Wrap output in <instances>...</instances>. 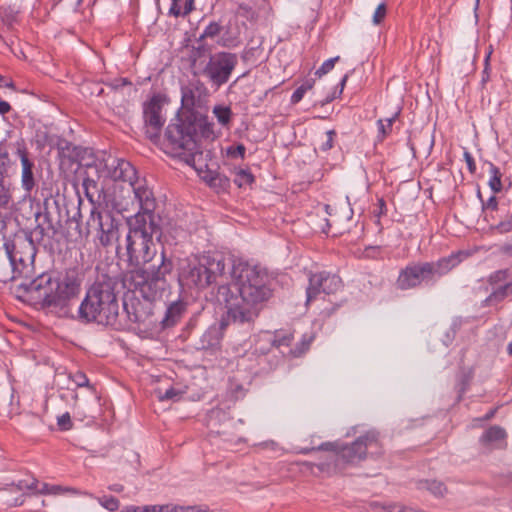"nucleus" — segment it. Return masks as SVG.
I'll return each instance as SVG.
<instances>
[{
    "label": "nucleus",
    "mask_w": 512,
    "mask_h": 512,
    "mask_svg": "<svg viewBox=\"0 0 512 512\" xmlns=\"http://www.w3.org/2000/svg\"><path fill=\"white\" fill-rule=\"evenodd\" d=\"M319 450L336 453L334 461H341L342 464L355 465L364 460L369 449H375L373 453L382 454L379 442V433L368 431L359 436L351 444H342L338 441L323 442L318 446Z\"/></svg>",
    "instance_id": "obj_8"
},
{
    "label": "nucleus",
    "mask_w": 512,
    "mask_h": 512,
    "mask_svg": "<svg viewBox=\"0 0 512 512\" xmlns=\"http://www.w3.org/2000/svg\"><path fill=\"white\" fill-rule=\"evenodd\" d=\"M66 493H71L74 495H80L83 494L81 491H79L76 488L73 487H65L61 485H51L49 495H62Z\"/></svg>",
    "instance_id": "obj_48"
},
{
    "label": "nucleus",
    "mask_w": 512,
    "mask_h": 512,
    "mask_svg": "<svg viewBox=\"0 0 512 512\" xmlns=\"http://www.w3.org/2000/svg\"><path fill=\"white\" fill-rule=\"evenodd\" d=\"M231 277L237 286H218L217 300L224 304L227 322L251 328L260 314L263 303L272 296L271 279L267 271L242 259H233Z\"/></svg>",
    "instance_id": "obj_2"
},
{
    "label": "nucleus",
    "mask_w": 512,
    "mask_h": 512,
    "mask_svg": "<svg viewBox=\"0 0 512 512\" xmlns=\"http://www.w3.org/2000/svg\"><path fill=\"white\" fill-rule=\"evenodd\" d=\"M39 485V481L32 477L30 480L28 479H22L19 480L17 483H13L12 486L15 487L17 490H31L34 491L37 489V486Z\"/></svg>",
    "instance_id": "obj_45"
},
{
    "label": "nucleus",
    "mask_w": 512,
    "mask_h": 512,
    "mask_svg": "<svg viewBox=\"0 0 512 512\" xmlns=\"http://www.w3.org/2000/svg\"><path fill=\"white\" fill-rule=\"evenodd\" d=\"M117 286L118 282L115 278L103 275L86 290L76 315L73 313V306L78 296L72 301L69 318L76 319L83 324L96 323L114 329L122 328Z\"/></svg>",
    "instance_id": "obj_3"
},
{
    "label": "nucleus",
    "mask_w": 512,
    "mask_h": 512,
    "mask_svg": "<svg viewBox=\"0 0 512 512\" xmlns=\"http://www.w3.org/2000/svg\"><path fill=\"white\" fill-rule=\"evenodd\" d=\"M155 394L159 401H179L182 398L183 392L174 387H170L165 391H162V389L158 388L155 390Z\"/></svg>",
    "instance_id": "obj_36"
},
{
    "label": "nucleus",
    "mask_w": 512,
    "mask_h": 512,
    "mask_svg": "<svg viewBox=\"0 0 512 512\" xmlns=\"http://www.w3.org/2000/svg\"><path fill=\"white\" fill-rule=\"evenodd\" d=\"M226 320V312L222 315L221 320L218 325H211L201 336L200 338V349L203 350H215L218 349L221 345V341L223 339V331L229 325L239 326V323L235 322H227Z\"/></svg>",
    "instance_id": "obj_19"
},
{
    "label": "nucleus",
    "mask_w": 512,
    "mask_h": 512,
    "mask_svg": "<svg viewBox=\"0 0 512 512\" xmlns=\"http://www.w3.org/2000/svg\"><path fill=\"white\" fill-rule=\"evenodd\" d=\"M508 276L507 270H498L494 274L491 275L490 280L493 282H500L506 280Z\"/></svg>",
    "instance_id": "obj_61"
},
{
    "label": "nucleus",
    "mask_w": 512,
    "mask_h": 512,
    "mask_svg": "<svg viewBox=\"0 0 512 512\" xmlns=\"http://www.w3.org/2000/svg\"><path fill=\"white\" fill-rule=\"evenodd\" d=\"M310 342H311L310 339L309 340L302 339L301 342L299 344H297L295 348H292L289 350V353L293 357L301 356L304 352H306L308 350Z\"/></svg>",
    "instance_id": "obj_52"
},
{
    "label": "nucleus",
    "mask_w": 512,
    "mask_h": 512,
    "mask_svg": "<svg viewBox=\"0 0 512 512\" xmlns=\"http://www.w3.org/2000/svg\"><path fill=\"white\" fill-rule=\"evenodd\" d=\"M81 185L86 198L92 205V208L98 209L106 203L107 195L104 186L99 183L98 179H93L86 174L82 178Z\"/></svg>",
    "instance_id": "obj_21"
},
{
    "label": "nucleus",
    "mask_w": 512,
    "mask_h": 512,
    "mask_svg": "<svg viewBox=\"0 0 512 512\" xmlns=\"http://www.w3.org/2000/svg\"><path fill=\"white\" fill-rule=\"evenodd\" d=\"M304 89H301L300 86L293 92V94L291 95V103L292 104H297L299 103L304 95H305V92L303 91Z\"/></svg>",
    "instance_id": "obj_62"
},
{
    "label": "nucleus",
    "mask_w": 512,
    "mask_h": 512,
    "mask_svg": "<svg viewBox=\"0 0 512 512\" xmlns=\"http://www.w3.org/2000/svg\"><path fill=\"white\" fill-rule=\"evenodd\" d=\"M512 296V280L495 289L482 303V306H490L502 302L505 298Z\"/></svg>",
    "instance_id": "obj_27"
},
{
    "label": "nucleus",
    "mask_w": 512,
    "mask_h": 512,
    "mask_svg": "<svg viewBox=\"0 0 512 512\" xmlns=\"http://www.w3.org/2000/svg\"><path fill=\"white\" fill-rule=\"evenodd\" d=\"M489 167L490 178L488 185L494 194L500 193L503 189L502 173L500 169L492 162H486Z\"/></svg>",
    "instance_id": "obj_31"
},
{
    "label": "nucleus",
    "mask_w": 512,
    "mask_h": 512,
    "mask_svg": "<svg viewBox=\"0 0 512 512\" xmlns=\"http://www.w3.org/2000/svg\"><path fill=\"white\" fill-rule=\"evenodd\" d=\"M86 224L88 230L97 231V238L103 247L112 246L119 239V221L109 211L92 208Z\"/></svg>",
    "instance_id": "obj_11"
},
{
    "label": "nucleus",
    "mask_w": 512,
    "mask_h": 512,
    "mask_svg": "<svg viewBox=\"0 0 512 512\" xmlns=\"http://www.w3.org/2000/svg\"><path fill=\"white\" fill-rule=\"evenodd\" d=\"M10 164L11 160L9 158L8 152L0 147V174L6 172Z\"/></svg>",
    "instance_id": "obj_54"
},
{
    "label": "nucleus",
    "mask_w": 512,
    "mask_h": 512,
    "mask_svg": "<svg viewBox=\"0 0 512 512\" xmlns=\"http://www.w3.org/2000/svg\"><path fill=\"white\" fill-rule=\"evenodd\" d=\"M70 379L75 383L77 387H88L89 379L86 374L82 371H77L76 373L70 375Z\"/></svg>",
    "instance_id": "obj_51"
},
{
    "label": "nucleus",
    "mask_w": 512,
    "mask_h": 512,
    "mask_svg": "<svg viewBox=\"0 0 512 512\" xmlns=\"http://www.w3.org/2000/svg\"><path fill=\"white\" fill-rule=\"evenodd\" d=\"M196 44L197 45L192 46L190 52V59L193 63H195L198 59L203 57L209 51V47L204 43V41H196Z\"/></svg>",
    "instance_id": "obj_43"
},
{
    "label": "nucleus",
    "mask_w": 512,
    "mask_h": 512,
    "mask_svg": "<svg viewBox=\"0 0 512 512\" xmlns=\"http://www.w3.org/2000/svg\"><path fill=\"white\" fill-rule=\"evenodd\" d=\"M472 61H473V52L469 50L464 57V60L462 63H459L457 61V65L460 66V72L467 71L472 67Z\"/></svg>",
    "instance_id": "obj_56"
},
{
    "label": "nucleus",
    "mask_w": 512,
    "mask_h": 512,
    "mask_svg": "<svg viewBox=\"0 0 512 512\" xmlns=\"http://www.w3.org/2000/svg\"><path fill=\"white\" fill-rule=\"evenodd\" d=\"M387 15V5L386 3L382 2L380 3L377 8L375 9V12L372 17V22L374 25H379L383 22Z\"/></svg>",
    "instance_id": "obj_49"
},
{
    "label": "nucleus",
    "mask_w": 512,
    "mask_h": 512,
    "mask_svg": "<svg viewBox=\"0 0 512 512\" xmlns=\"http://www.w3.org/2000/svg\"><path fill=\"white\" fill-rule=\"evenodd\" d=\"M57 425L59 430L68 431L73 428V422L71 420V416L68 412L57 417Z\"/></svg>",
    "instance_id": "obj_50"
},
{
    "label": "nucleus",
    "mask_w": 512,
    "mask_h": 512,
    "mask_svg": "<svg viewBox=\"0 0 512 512\" xmlns=\"http://www.w3.org/2000/svg\"><path fill=\"white\" fill-rule=\"evenodd\" d=\"M99 165L106 173V177L113 181H123L130 184L138 177L135 167L123 158L109 154L99 160Z\"/></svg>",
    "instance_id": "obj_14"
},
{
    "label": "nucleus",
    "mask_w": 512,
    "mask_h": 512,
    "mask_svg": "<svg viewBox=\"0 0 512 512\" xmlns=\"http://www.w3.org/2000/svg\"><path fill=\"white\" fill-rule=\"evenodd\" d=\"M16 155L21 161V185L26 192H31L36 186L34 175L35 163L25 143L16 144Z\"/></svg>",
    "instance_id": "obj_17"
},
{
    "label": "nucleus",
    "mask_w": 512,
    "mask_h": 512,
    "mask_svg": "<svg viewBox=\"0 0 512 512\" xmlns=\"http://www.w3.org/2000/svg\"><path fill=\"white\" fill-rule=\"evenodd\" d=\"M293 334L286 331H275L274 333L263 334L256 344L255 351L261 354L268 353L272 348L281 350L283 347H290L293 341Z\"/></svg>",
    "instance_id": "obj_18"
},
{
    "label": "nucleus",
    "mask_w": 512,
    "mask_h": 512,
    "mask_svg": "<svg viewBox=\"0 0 512 512\" xmlns=\"http://www.w3.org/2000/svg\"><path fill=\"white\" fill-rule=\"evenodd\" d=\"M10 271H0V281L21 280L17 290L41 309L58 317H70L72 301L79 295L80 280L70 273L43 272L34 276L36 247L28 232L16 233L4 243Z\"/></svg>",
    "instance_id": "obj_1"
},
{
    "label": "nucleus",
    "mask_w": 512,
    "mask_h": 512,
    "mask_svg": "<svg viewBox=\"0 0 512 512\" xmlns=\"http://www.w3.org/2000/svg\"><path fill=\"white\" fill-rule=\"evenodd\" d=\"M186 309L187 305L180 297L169 301L164 316L160 321L161 328L168 329L175 326L182 319Z\"/></svg>",
    "instance_id": "obj_23"
},
{
    "label": "nucleus",
    "mask_w": 512,
    "mask_h": 512,
    "mask_svg": "<svg viewBox=\"0 0 512 512\" xmlns=\"http://www.w3.org/2000/svg\"><path fill=\"white\" fill-rule=\"evenodd\" d=\"M174 264L171 258L167 257L164 249L160 254V263L151 265L147 270L141 271V282L134 285L145 300L142 303L138 299H132L130 303H123V309L128 320L132 323H144L152 314V302L162 299L169 292V284L166 276L171 274Z\"/></svg>",
    "instance_id": "obj_4"
},
{
    "label": "nucleus",
    "mask_w": 512,
    "mask_h": 512,
    "mask_svg": "<svg viewBox=\"0 0 512 512\" xmlns=\"http://www.w3.org/2000/svg\"><path fill=\"white\" fill-rule=\"evenodd\" d=\"M99 503L107 510L113 512L119 508V500L114 496H103L98 498Z\"/></svg>",
    "instance_id": "obj_47"
},
{
    "label": "nucleus",
    "mask_w": 512,
    "mask_h": 512,
    "mask_svg": "<svg viewBox=\"0 0 512 512\" xmlns=\"http://www.w3.org/2000/svg\"><path fill=\"white\" fill-rule=\"evenodd\" d=\"M491 53H492V50L490 49L489 52L486 54L485 56V59H484V64H485V67H484V70L482 72V82L485 83L489 80V60H490V56H491Z\"/></svg>",
    "instance_id": "obj_57"
},
{
    "label": "nucleus",
    "mask_w": 512,
    "mask_h": 512,
    "mask_svg": "<svg viewBox=\"0 0 512 512\" xmlns=\"http://www.w3.org/2000/svg\"><path fill=\"white\" fill-rule=\"evenodd\" d=\"M340 59L339 56L327 59L322 63V65L316 70L315 75L317 77H322L323 75L329 73L333 68L336 62Z\"/></svg>",
    "instance_id": "obj_46"
},
{
    "label": "nucleus",
    "mask_w": 512,
    "mask_h": 512,
    "mask_svg": "<svg viewBox=\"0 0 512 512\" xmlns=\"http://www.w3.org/2000/svg\"><path fill=\"white\" fill-rule=\"evenodd\" d=\"M399 111L394 113L393 116L390 118H387L385 120L379 119L377 121V127H378V135L377 138L379 141H383L392 131V126L397 117L399 116Z\"/></svg>",
    "instance_id": "obj_33"
},
{
    "label": "nucleus",
    "mask_w": 512,
    "mask_h": 512,
    "mask_svg": "<svg viewBox=\"0 0 512 512\" xmlns=\"http://www.w3.org/2000/svg\"><path fill=\"white\" fill-rule=\"evenodd\" d=\"M195 10V0H185L183 7L179 5L178 8L175 5H171L169 8V15L174 17H185Z\"/></svg>",
    "instance_id": "obj_37"
},
{
    "label": "nucleus",
    "mask_w": 512,
    "mask_h": 512,
    "mask_svg": "<svg viewBox=\"0 0 512 512\" xmlns=\"http://www.w3.org/2000/svg\"><path fill=\"white\" fill-rule=\"evenodd\" d=\"M387 213V206L386 202L383 198H379L377 202V210L375 211V215L380 217L382 215H386Z\"/></svg>",
    "instance_id": "obj_63"
},
{
    "label": "nucleus",
    "mask_w": 512,
    "mask_h": 512,
    "mask_svg": "<svg viewBox=\"0 0 512 512\" xmlns=\"http://www.w3.org/2000/svg\"><path fill=\"white\" fill-rule=\"evenodd\" d=\"M347 79H348V74H345L340 83L338 84V87H335L333 89V91L331 93H329L322 101H321V105L324 106L325 104H328L330 102H332L334 99L340 97V95L342 94L343 92V89L345 87V84L347 82Z\"/></svg>",
    "instance_id": "obj_40"
},
{
    "label": "nucleus",
    "mask_w": 512,
    "mask_h": 512,
    "mask_svg": "<svg viewBox=\"0 0 512 512\" xmlns=\"http://www.w3.org/2000/svg\"><path fill=\"white\" fill-rule=\"evenodd\" d=\"M128 233L125 250L129 266L138 268L149 263L156 256L153 236L160 237L161 227L156 220L146 221L141 215H133L126 220Z\"/></svg>",
    "instance_id": "obj_5"
},
{
    "label": "nucleus",
    "mask_w": 512,
    "mask_h": 512,
    "mask_svg": "<svg viewBox=\"0 0 512 512\" xmlns=\"http://www.w3.org/2000/svg\"><path fill=\"white\" fill-rule=\"evenodd\" d=\"M473 374L471 371H463L458 376V383H457V389H458V399L457 401L461 400L462 394L468 389L470 382L472 380Z\"/></svg>",
    "instance_id": "obj_39"
},
{
    "label": "nucleus",
    "mask_w": 512,
    "mask_h": 512,
    "mask_svg": "<svg viewBox=\"0 0 512 512\" xmlns=\"http://www.w3.org/2000/svg\"><path fill=\"white\" fill-rule=\"evenodd\" d=\"M237 13L246 18L248 21H256L258 19L257 12L248 4L240 3L237 7Z\"/></svg>",
    "instance_id": "obj_42"
},
{
    "label": "nucleus",
    "mask_w": 512,
    "mask_h": 512,
    "mask_svg": "<svg viewBox=\"0 0 512 512\" xmlns=\"http://www.w3.org/2000/svg\"><path fill=\"white\" fill-rule=\"evenodd\" d=\"M237 64L238 57L235 53L219 51L210 55L202 72L212 85L219 88L229 81Z\"/></svg>",
    "instance_id": "obj_10"
},
{
    "label": "nucleus",
    "mask_w": 512,
    "mask_h": 512,
    "mask_svg": "<svg viewBox=\"0 0 512 512\" xmlns=\"http://www.w3.org/2000/svg\"><path fill=\"white\" fill-rule=\"evenodd\" d=\"M341 286L342 280L336 274L327 271L310 273L309 284L306 288V303L315 300L321 293L334 294Z\"/></svg>",
    "instance_id": "obj_13"
},
{
    "label": "nucleus",
    "mask_w": 512,
    "mask_h": 512,
    "mask_svg": "<svg viewBox=\"0 0 512 512\" xmlns=\"http://www.w3.org/2000/svg\"><path fill=\"white\" fill-rule=\"evenodd\" d=\"M222 31V26L217 21H211L197 38V42H202L207 38L213 39L217 37Z\"/></svg>",
    "instance_id": "obj_38"
},
{
    "label": "nucleus",
    "mask_w": 512,
    "mask_h": 512,
    "mask_svg": "<svg viewBox=\"0 0 512 512\" xmlns=\"http://www.w3.org/2000/svg\"><path fill=\"white\" fill-rule=\"evenodd\" d=\"M417 488L428 491L435 497H443L447 490L446 485L437 480H421L417 483Z\"/></svg>",
    "instance_id": "obj_29"
},
{
    "label": "nucleus",
    "mask_w": 512,
    "mask_h": 512,
    "mask_svg": "<svg viewBox=\"0 0 512 512\" xmlns=\"http://www.w3.org/2000/svg\"><path fill=\"white\" fill-rule=\"evenodd\" d=\"M37 225L33 231L29 232L32 238L38 242L44 240V238L53 239L58 233L57 226L52 222L48 212L36 214Z\"/></svg>",
    "instance_id": "obj_22"
},
{
    "label": "nucleus",
    "mask_w": 512,
    "mask_h": 512,
    "mask_svg": "<svg viewBox=\"0 0 512 512\" xmlns=\"http://www.w3.org/2000/svg\"><path fill=\"white\" fill-rule=\"evenodd\" d=\"M246 154V147L239 143L237 145H230L226 148V155L232 159H244Z\"/></svg>",
    "instance_id": "obj_44"
},
{
    "label": "nucleus",
    "mask_w": 512,
    "mask_h": 512,
    "mask_svg": "<svg viewBox=\"0 0 512 512\" xmlns=\"http://www.w3.org/2000/svg\"><path fill=\"white\" fill-rule=\"evenodd\" d=\"M468 254L464 251H458L457 253L450 254V266H455L461 261V257H466Z\"/></svg>",
    "instance_id": "obj_60"
},
{
    "label": "nucleus",
    "mask_w": 512,
    "mask_h": 512,
    "mask_svg": "<svg viewBox=\"0 0 512 512\" xmlns=\"http://www.w3.org/2000/svg\"><path fill=\"white\" fill-rule=\"evenodd\" d=\"M217 122L224 128L229 129L233 119V112L230 106L215 105L212 110Z\"/></svg>",
    "instance_id": "obj_30"
},
{
    "label": "nucleus",
    "mask_w": 512,
    "mask_h": 512,
    "mask_svg": "<svg viewBox=\"0 0 512 512\" xmlns=\"http://www.w3.org/2000/svg\"><path fill=\"white\" fill-rule=\"evenodd\" d=\"M507 437L508 434L503 427L492 425L482 433L479 443L488 450L505 449L507 447Z\"/></svg>",
    "instance_id": "obj_20"
},
{
    "label": "nucleus",
    "mask_w": 512,
    "mask_h": 512,
    "mask_svg": "<svg viewBox=\"0 0 512 512\" xmlns=\"http://www.w3.org/2000/svg\"><path fill=\"white\" fill-rule=\"evenodd\" d=\"M335 458H337L336 453H332L331 455L328 456L319 457L317 463L303 461L301 462V464L309 469H312L315 466L321 472H330L332 470H335L338 465L342 464L341 461H334L333 459Z\"/></svg>",
    "instance_id": "obj_26"
},
{
    "label": "nucleus",
    "mask_w": 512,
    "mask_h": 512,
    "mask_svg": "<svg viewBox=\"0 0 512 512\" xmlns=\"http://www.w3.org/2000/svg\"><path fill=\"white\" fill-rule=\"evenodd\" d=\"M194 112H178L165 129V145L170 153L182 158L188 165H195V158L202 155L199 133L195 128Z\"/></svg>",
    "instance_id": "obj_6"
},
{
    "label": "nucleus",
    "mask_w": 512,
    "mask_h": 512,
    "mask_svg": "<svg viewBox=\"0 0 512 512\" xmlns=\"http://www.w3.org/2000/svg\"><path fill=\"white\" fill-rule=\"evenodd\" d=\"M254 181H255V177L252 174V172L250 171V169L239 168L235 171L234 183L239 188H242L246 185H251L252 183H254Z\"/></svg>",
    "instance_id": "obj_35"
},
{
    "label": "nucleus",
    "mask_w": 512,
    "mask_h": 512,
    "mask_svg": "<svg viewBox=\"0 0 512 512\" xmlns=\"http://www.w3.org/2000/svg\"><path fill=\"white\" fill-rule=\"evenodd\" d=\"M52 1V8H55L58 4L64 2L69 7L77 8L81 5L82 0H51Z\"/></svg>",
    "instance_id": "obj_58"
},
{
    "label": "nucleus",
    "mask_w": 512,
    "mask_h": 512,
    "mask_svg": "<svg viewBox=\"0 0 512 512\" xmlns=\"http://www.w3.org/2000/svg\"><path fill=\"white\" fill-rule=\"evenodd\" d=\"M498 407L491 408L484 416L474 419V421L487 422L495 417Z\"/></svg>",
    "instance_id": "obj_64"
},
{
    "label": "nucleus",
    "mask_w": 512,
    "mask_h": 512,
    "mask_svg": "<svg viewBox=\"0 0 512 512\" xmlns=\"http://www.w3.org/2000/svg\"><path fill=\"white\" fill-rule=\"evenodd\" d=\"M130 186L139 203V211L135 215L143 216L146 221L156 220L154 214L156 201L152 190L146 185V181L137 177L130 183Z\"/></svg>",
    "instance_id": "obj_15"
},
{
    "label": "nucleus",
    "mask_w": 512,
    "mask_h": 512,
    "mask_svg": "<svg viewBox=\"0 0 512 512\" xmlns=\"http://www.w3.org/2000/svg\"><path fill=\"white\" fill-rule=\"evenodd\" d=\"M335 137V130H328L326 132V140L322 142V144L320 145V149L324 152L330 150L333 147Z\"/></svg>",
    "instance_id": "obj_53"
},
{
    "label": "nucleus",
    "mask_w": 512,
    "mask_h": 512,
    "mask_svg": "<svg viewBox=\"0 0 512 512\" xmlns=\"http://www.w3.org/2000/svg\"><path fill=\"white\" fill-rule=\"evenodd\" d=\"M477 195L481 199L482 209L484 211H490L491 213H493V212L499 213V212L503 211V209L505 208V204L504 203L499 205L498 199H497V197L495 195L490 196L489 199L486 202L483 201L479 189L477 191ZM490 217H491L492 220H495V216L493 214H490Z\"/></svg>",
    "instance_id": "obj_34"
},
{
    "label": "nucleus",
    "mask_w": 512,
    "mask_h": 512,
    "mask_svg": "<svg viewBox=\"0 0 512 512\" xmlns=\"http://www.w3.org/2000/svg\"><path fill=\"white\" fill-rule=\"evenodd\" d=\"M167 102L164 94L156 93L143 103L144 128L147 138L156 143L160 139L165 117L162 114L163 106Z\"/></svg>",
    "instance_id": "obj_12"
},
{
    "label": "nucleus",
    "mask_w": 512,
    "mask_h": 512,
    "mask_svg": "<svg viewBox=\"0 0 512 512\" xmlns=\"http://www.w3.org/2000/svg\"><path fill=\"white\" fill-rule=\"evenodd\" d=\"M227 394L232 400H239L245 396V389L241 384L230 380Z\"/></svg>",
    "instance_id": "obj_41"
},
{
    "label": "nucleus",
    "mask_w": 512,
    "mask_h": 512,
    "mask_svg": "<svg viewBox=\"0 0 512 512\" xmlns=\"http://www.w3.org/2000/svg\"><path fill=\"white\" fill-rule=\"evenodd\" d=\"M207 183L210 187L221 191H226L230 187V179L226 175L219 172H210Z\"/></svg>",
    "instance_id": "obj_32"
},
{
    "label": "nucleus",
    "mask_w": 512,
    "mask_h": 512,
    "mask_svg": "<svg viewBox=\"0 0 512 512\" xmlns=\"http://www.w3.org/2000/svg\"><path fill=\"white\" fill-rule=\"evenodd\" d=\"M225 270L224 257L211 253L188 258L180 268L179 283L188 288L205 289Z\"/></svg>",
    "instance_id": "obj_7"
},
{
    "label": "nucleus",
    "mask_w": 512,
    "mask_h": 512,
    "mask_svg": "<svg viewBox=\"0 0 512 512\" xmlns=\"http://www.w3.org/2000/svg\"><path fill=\"white\" fill-rule=\"evenodd\" d=\"M195 116V128L197 133H199V143L201 144V139L214 140L218 137V134L215 132V125L212 121L209 120L207 115H204L198 111L194 112Z\"/></svg>",
    "instance_id": "obj_24"
},
{
    "label": "nucleus",
    "mask_w": 512,
    "mask_h": 512,
    "mask_svg": "<svg viewBox=\"0 0 512 512\" xmlns=\"http://www.w3.org/2000/svg\"><path fill=\"white\" fill-rule=\"evenodd\" d=\"M464 158H465V162L467 164L468 170L471 173H475V171H476V164H475L473 156L468 151H465L464 152Z\"/></svg>",
    "instance_id": "obj_59"
},
{
    "label": "nucleus",
    "mask_w": 512,
    "mask_h": 512,
    "mask_svg": "<svg viewBox=\"0 0 512 512\" xmlns=\"http://www.w3.org/2000/svg\"><path fill=\"white\" fill-rule=\"evenodd\" d=\"M447 273L448 257L431 262H413L400 270L396 285L400 290H409L433 284Z\"/></svg>",
    "instance_id": "obj_9"
},
{
    "label": "nucleus",
    "mask_w": 512,
    "mask_h": 512,
    "mask_svg": "<svg viewBox=\"0 0 512 512\" xmlns=\"http://www.w3.org/2000/svg\"><path fill=\"white\" fill-rule=\"evenodd\" d=\"M20 12L21 7L15 3L0 6V18L8 28H12L18 23Z\"/></svg>",
    "instance_id": "obj_25"
},
{
    "label": "nucleus",
    "mask_w": 512,
    "mask_h": 512,
    "mask_svg": "<svg viewBox=\"0 0 512 512\" xmlns=\"http://www.w3.org/2000/svg\"><path fill=\"white\" fill-rule=\"evenodd\" d=\"M500 217L502 218L500 221L496 223H492L490 225V229L499 234H505L512 231V208L503 209L500 212Z\"/></svg>",
    "instance_id": "obj_28"
},
{
    "label": "nucleus",
    "mask_w": 512,
    "mask_h": 512,
    "mask_svg": "<svg viewBox=\"0 0 512 512\" xmlns=\"http://www.w3.org/2000/svg\"><path fill=\"white\" fill-rule=\"evenodd\" d=\"M80 218H81V213H80V211H78L72 218L68 219V223L70 225L71 224H75V227H74L75 233H74V235L77 236V237H81L82 236ZM71 236H73V234H71Z\"/></svg>",
    "instance_id": "obj_55"
},
{
    "label": "nucleus",
    "mask_w": 512,
    "mask_h": 512,
    "mask_svg": "<svg viewBox=\"0 0 512 512\" xmlns=\"http://www.w3.org/2000/svg\"><path fill=\"white\" fill-rule=\"evenodd\" d=\"M208 96V89L205 84L195 79L181 87V109L182 112H196L195 107Z\"/></svg>",
    "instance_id": "obj_16"
}]
</instances>
